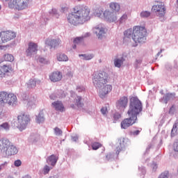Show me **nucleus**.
Segmentation results:
<instances>
[{"label": "nucleus", "mask_w": 178, "mask_h": 178, "mask_svg": "<svg viewBox=\"0 0 178 178\" xmlns=\"http://www.w3.org/2000/svg\"><path fill=\"white\" fill-rule=\"evenodd\" d=\"M101 112L102 115H106V113H108V109L106 108V107H103L101 109Z\"/></svg>", "instance_id": "53"}, {"label": "nucleus", "mask_w": 178, "mask_h": 178, "mask_svg": "<svg viewBox=\"0 0 178 178\" xmlns=\"http://www.w3.org/2000/svg\"><path fill=\"white\" fill-rule=\"evenodd\" d=\"M124 60V57H123V56L115 58L114 59V66L118 68L122 67V65H123Z\"/></svg>", "instance_id": "25"}, {"label": "nucleus", "mask_w": 178, "mask_h": 178, "mask_svg": "<svg viewBox=\"0 0 178 178\" xmlns=\"http://www.w3.org/2000/svg\"><path fill=\"white\" fill-rule=\"evenodd\" d=\"M79 56L83 60H91L94 58V54H79Z\"/></svg>", "instance_id": "30"}, {"label": "nucleus", "mask_w": 178, "mask_h": 178, "mask_svg": "<svg viewBox=\"0 0 178 178\" xmlns=\"http://www.w3.org/2000/svg\"><path fill=\"white\" fill-rule=\"evenodd\" d=\"M90 35H91V33H90L89 32L86 33L83 37L86 38V37H90Z\"/></svg>", "instance_id": "60"}, {"label": "nucleus", "mask_w": 178, "mask_h": 178, "mask_svg": "<svg viewBox=\"0 0 178 178\" xmlns=\"http://www.w3.org/2000/svg\"><path fill=\"white\" fill-rule=\"evenodd\" d=\"M165 67L167 70H172V66L170 65V64H167L165 65Z\"/></svg>", "instance_id": "58"}, {"label": "nucleus", "mask_w": 178, "mask_h": 178, "mask_svg": "<svg viewBox=\"0 0 178 178\" xmlns=\"http://www.w3.org/2000/svg\"><path fill=\"white\" fill-rule=\"evenodd\" d=\"M72 141H74L76 143V141H77V140H79V136L77 135H76L74 136H72Z\"/></svg>", "instance_id": "56"}, {"label": "nucleus", "mask_w": 178, "mask_h": 178, "mask_svg": "<svg viewBox=\"0 0 178 178\" xmlns=\"http://www.w3.org/2000/svg\"><path fill=\"white\" fill-rule=\"evenodd\" d=\"M177 133H178V122L174 124L171 131V136H175Z\"/></svg>", "instance_id": "35"}, {"label": "nucleus", "mask_w": 178, "mask_h": 178, "mask_svg": "<svg viewBox=\"0 0 178 178\" xmlns=\"http://www.w3.org/2000/svg\"><path fill=\"white\" fill-rule=\"evenodd\" d=\"M143 112V103L137 97H132L129 101V110L127 111L128 116H132L137 119L139 113Z\"/></svg>", "instance_id": "6"}, {"label": "nucleus", "mask_w": 178, "mask_h": 178, "mask_svg": "<svg viewBox=\"0 0 178 178\" xmlns=\"http://www.w3.org/2000/svg\"><path fill=\"white\" fill-rule=\"evenodd\" d=\"M152 10L159 17H163L166 8H165L163 3H159V4L153 6Z\"/></svg>", "instance_id": "13"}, {"label": "nucleus", "mask_w": 178, "mask_h": 178, "mask_svg": "<svg viewBox=\"0 0 178 178\" xmlns=\"http://www.w3.org/2000/svg\"><path fill=\"white\" fill-rule=\"evenodd\" d=\"M104 19L108 23H116L118 22V15L116 13L106 10L103 13Z\"/></svg>", "instance_id": "11"}, {"label": "nucleus", "mask_w": 178, "mask_h": 178, "mask_svg": "<svg viewBox=\"0 0 178 178\" xmlns=\"http://www.w3.org/2000/svg\"><path fill=\"white\" fill-rule=\"evenodd\" d=\"M14 165L15 166H16L17 168H19V166L22 165V161L20 160H17L14 162Z\"/></svg>", "instance_id": "52"}, {"label": "nucleus", "mask_w": 178, "mask_h": 178, "mask_svg": "<svg viewBox=\"0 0 178 178\" xmlns=\"http://www.w3.org/2000/svg\"><path fill=\"white\" fill-rule=\"evenodd\" d=\"M95 15L97 17H102V16L104 17V11L102 10H97Z\"/></svg>", "instance_id": "44"}, {"label": "nucleus", "mask_w": 178, "mask_h": 178, "mask_svg": "<svg viewBox=\"0 0 178 178\" xmlns=\"http://www.w3.org/2000/svg\"><path fill=\"white\" fill-rule=\"evenodd\" d=\"M56 98H63V96L59 95H56V94H55V93L51 94V95H50V99H51L55 100V99H56Z\"/></svg>", "instance_id": "45"}, {"label": "nucleus", "mask_w": 178, "mask_h": 178, "mask_svg": "<svg viewBox=\"0 0 178 178\" xmlns=\"http://www.w3.org/2000/svg\"><path fill=\"white\" fill-rule=\"evenodd\" d=\"M143 129L141 128H139L138 129H137L136 131H134L131 132V134L132 136H138L140 134V133H141V131Z\"/></svg>", "instance_id": "46"}, {"label": "nucleus", "mask_w": 178, "mask_h": 178, "mask_svg": "<svg viewBox=\"0 0 178 178\" xmlns=\"http://www.w3.org/2000/svg\"><path fill=\"white\" fill-rule=\"evenodd\" d=\"M10 129V125H9V123L4 122L0 124V130H4L5 131H9Z\"/></svg>", "instance_id": "32"}, {"label": "nucleus", "mask_w": 178, "mask_h": 178, "mask_svg": "<svg viewBox=\"0 0 178 178\" xmlns=\"http://www.w3.org/2000/svg\"><path fill=\"white\" fill-rule=\"evenodd\" d=\"M59 158L56 156L55 154H52L47 157V163H49V165H51V166H55L56 165V162H58V160Z\"/></svg>", "instance_id": "24"}, {"label": "nucleus", "mask_w": 178, "mask_h": 178, "mask_svg": "<svg viewBox=\"0 0 178 178\" xmlns=\"http://www.w3.org/2000/svg\"><path fill=\"white\" fill-rule=\"evenodd\" d=\"M29 4L30 0H11L8 3V7L15 10H24L29 9Z\"/></svg>", "instance_id": "7"}, {"label": "nucleus", "mask_w": 178, "mask_h": 178, "mask_svg": "<svg viewBox=\"0 0 178 178\" xmlns=\"http://www.w3.org/2000/svg\"><path fill=\"white\" fill-rule=\"evenodd\" d=\"M110 8L114 12H119L120 10V4L116 2H112L109 5Z\"/></svg>", "instance_id": "29"}, {"label": "nucleus", "mask_w": 178, "mask_h": 178, "mask_svg": "<svg viewBox=\"0 0 178 178\" xmlns=\"http://www.w3.org/2000/svg\"><path fill=\"white\" fill-rule=\"evenodd\" d=\"M49 18H51V16L54 17H56L58 19L59 17V14L58 13V10L56 8H53L51 11L49 12Z\"/></svg>", "instance_id": "34"}, {"label": "nucleus", "mask_w": 178, "mask_h": 178, "mask_svg": "<svg viewBox=\"0 0 178 178\" xmlns=\"http://www.w3.org/2000/svg\"><path fill=\"white\" fill-rule=\"evenodd\" d=\"M5 165H8V162H4L1 165H0V170H2L3 168H4Z\"/></svg>", "instance_id": "59"}, {"label": "nucleus", "mask_w": 178, "mask_h": 178, "mask_svg": "<svg viewBox=\"0 0 178 178\" xmlns=\"http://www.w3.org/2000/svg\"><path fill=\"white\" fill-rule=\"evenodd\" d=\"M19 152L17 147L6 138L0 140V153L3 156H12Z\"/></svg>", "instance_id": "4"}, {"label": "nucleus", "mask_w": 178, "mask_h": 178, "mask_svg": "<svg viewBox=\"0 0 178 178\" xmlns=\"http://www.w3.org/2000/svg\"><path fill=\"white\" fill-rule=\"evenodd\" d=\"M3 60H6V62H13L15 57H13L12 54H7L3 56Z\"/></svg>", "instance_id": "31"}, {"label": "nucleus", "mask_w": 178, "mask_h": 178, "mask_svg": "<svg viewBox=\"0 0 178 178\" xmlns=\"http://www.w3.org/2000/svg\"><path fill=\"white\" fill-rule=\"evenodd\" d=\"M22 98L24 101L27 102L26 105L29 109H32V108H35V96L29 97V95H23Z\"/></svg>", "instance_id": "17"}, {"label": "nucleus", "mask_w": 178, "mask_h": 178, "mask_svg": "<svg viewBox=\"0 0 178 178\" xmlns=\"http://www.w3.org/2000/svg\"><path fill=\"white\" fill-rule=\"evenodd\" d=\"M41 81L37 79H31L26 83V86L27 88L31 90V88H35L37 84H40Z\"/></svg>", "instance_id": "23"}, {"label": "nucleus", "mask_w": 178, "mask_h": 178, "mask_svg": "<svg viewBox=\"0 0 178 178\" xmlns=\"http://www.w3.org/2000/svg\"><path fill=\"white\" fill-rule=\"evenodd\" d=\"M52 168L49 166L48 165H44V168H43V173L44 175H48L50 172V170H51Z\"/></svg>", "instance_id": "40"}, {"label": "nucleus", "mask_w": 178, "mask_h": 178, "mask_svg": "<svg viewBox=\"0 0 178 178\" xmlns=\"http://www.w3.org/2000/svg\"><path fill=\"white\" fill-rule=\"evenodd\" d=\"M139 170L140 172H141L142 175L145 174V168H144L143 166L139 167Z\"/></svg>", "instance_id": "54"}, {"label": "nucleus", "mask_w": 178, "mask_h": 178, "mask_svg": "<svg viewBox=\"0 0 178 178\" xmlns=\"http://www.w3.org/2000/svg\"><path fill=\"white\" fill-rule=\"evenodd\" d=\"M35 122L39 124L45 122V117L44 116V113L40 112L39 114L36 115Z\"/></svg>", "instance_id": "27"}, {"label": "nucleus", "mask_w": 178, "mask_h": 178, "mask_svg": "<svg viewBox=\"0 0 178 178\" xmlns=\"http://www.w3.org/2000/svg\"><path fill=\"white\" fill-rule=\"evenodd\" d=\"M2 70H3V73H4V76H5V73H9V72L10 70H12V67H10L8 65H3L2 67Z\"/></svg>", "instance_id": "41"}, {"label": "nucleus", "mask_w": 178, "mask_h": 178, "mask_svg": "<svg viewBox=\"0 0 178 178\" xmlns=\"http://www.w3.org/2000/svg\"><path fill=\"white\" fill-rule=\"evenodd\" d=\"M54 130L55 136H60L63 134V131H62V129H59V127H55Z\"/></svg>", "instance_id": "36"}, {"label": "nucleus", "mask_w": 178, "mask_h": 178, "mask_svg": "<svg viewBox=\"0 0 178 178\" xmlns=\"http://www.w3.org/2000/svg\"><path fill=\"white\" fill-rule=\"evenodd\" d=\"M35 60H38L39 63H41L42 65H49V60L41 56H35Z\"/></svg>", "instance_id": "26"}, {"label": "nucleus", "mask_w": 178, "mask_h": 178, "mask_svg": "<svg viewBox=\"0 0 178 178\" xmlns=\"http://www.w3.org/2000/svg\"><path fill=\"white\" fill-rule=\"evenodd\" d=\"M16 106L17 105V97L13 93L6 91L0 92V109L5 106Z\"/></svg>", "instance_id": "5"}, {"label": "nucleus", "mask_w": 178, "mask_h": 178, "mask_svg": "<svg viewBox=\"0 0 178 178\" xmlns=\"http://www.w3.org/2000/svg\"><path fill=\"white\" fill-rule=\"evenodd\" d=\"M91 10L87 6L79 5L73 8V11L68 14L67 20L72 26H81L91 19Z\"/></svg>", "instance_id": "1"}, {"label": "nucleus", "mask_w": 178, "mask_h": 178, "mask_svg": "<svg viewBox=\"0 0 178 178\" xmlns=\"http://www.w3.org/2000/svg\"><path fill=\"white\" fill-rule=\"evenodd\" d=\"M120 118H122V115L119 113H115L113 115L114 122H118V120L120 119Z\"/></svg>", "instance_id": "42"}, {"label": "nucleus", "mask_w": 178, "mask_h": 178, "mask_svg": "<svg viewBox=\"0 0 178 178\" xmlns=\"http://www.w3.org/2000/svg\"><path fill=\"white\" fill-rule=\"evenodd\" d=\"M17 127L19 131H23V130H26L27 124L30 122V115L26 113L20 114L17 116Z\"/></svg>", "instance_id": "8"}, {"label": "nucleus", "mask_w": 178, "mask_h": 178, "mask_svg": "<svg viewBox=\"0 0 178 178\" xmlns=\"http://www.w3.org/2000/svg\"><path fill=\"white\" fill-rule=\"evenodd\" d=\"M81 41H83V38H81V37L76 38L74 40V44H80V42H81Z\"/></svg>", "instance_id": "50"}, {"label": "nucleus", "mask_w": 178, "mask_h": 178, "mask_svg": "<svg viewBox=\"0 0 178 178\" xmlns=\"http://www.w3.org/2000/svg\"><path fill=\"white\" fill-rule=\"evenodd\" d=\"M151 168L153 172H156V169H158V165L156 163H152V164L151 165Z\"/></svg>", "instance_id": "51"}, {"label": "nucleus", "mask_w": 178, "mask_h": 178, "mask_svg": "<svg viewBox=\"0 0 178 178\" xmlns=\"http://www.w3.org/2000/svg\"><path fill=\"white\" fill-rule=\"evenodd\" d=\"M67 77H70V79H72V77H73V72H68L67 73Z\"/></svg>", "instance_id": "57"}, {"label": "nucleus", "mask_w": 178, "mask_h": 178, "mask_svg": "<svg viewBox=\"0 0 178 178\" xmlns=\"http://www.w3.org/2000/svg\"><path fill=\"white\" fill-rule=\"evenodd\" d=\"M83 106H84V104L83 103V97L81 96H76L73 101V104H70L72 109H81Z\"/></svg>", "instance_id": "18"}, {"label": "nucleus", "mask_w": 178, "mask_h": 178, "mask_svg": "<svg viewBox=\"0 0 178 178\" xmlns=\"http://www.w3.org/2000/svg\"><path fill=\"white\" fill-rule=\"evenodd\" d=\"M56 58L58 62H67L69 60V58L65 54H57Z\"/></svg>", "instance_id": "28"}, {"label": "nucleus", "mask_w": 178, "mask_h": 178, "mask_svg": "<svg viewBox=\"0 0 178 178\" xmlns=\"http://www.w3.org/2000/svg\"><path fill=\"white\" fill-rule=\"evenodd\" d=\"M127 104H129V98L126 96H122L117 100L115 105L117 109L124 111L127 108Z\"/></svg>", "instance_id": "14"}, {"label": "nucleus", "mask_w": 178, "mask_h": 178, "mask_svg": "<svg viewBox=\"0 0 178 178\" xmlns=\"http://www.w3.org/2000/svg\"><path fill=\"white\" fill-rule=\"evenodd\" d=\"M62 72L59 71L53 72L51 74H49V79L53 83L60 81V80H62Z\"/></svg>", "instance_id": "19"}, {"label": "nucleus", "mask_w": 178, "mask_h": 178, "mask_svg": "<svg viewBox=\"0 0 178 178\" xmlns=\"http://www.w3.org/2000/svg\"><path fill=\"white\" fill-rule=\"evenodd\" d=\"M49 178H58L56 175L50 176Z\"/></svg>", "instance_id": "63"}, {"label": "nucleus", "mask_w": 178, "mask_h": 178, "mask_svg": "<svg viewBox=\"0 0 178 178\" xmlns=\"http://www.w3.org/2000/svg\"><path fill=\"white\" fill-rule=\"evenodd\" d=\"M3 77H5V72L0 69V79H3Z\"/></svg>", "instance_id": "55"}, {"label": "nucleus", "mask_w": 178, "mask_h": 178, "mask_svg": "<svg viewBox=\"0 0 178 178\" xmlns=\"http://www.w3.org/2000/svg\"><path fill=\"white\" fill-rule=\"evenodd\" d=\"M62 44V40L60 39L57 38V39H46L45 40V45L47 47H50V49H55L59 47Z\"/></svg>", "instance_id": "15"}, {"label": "nucleus", "mask_w": 178, "mask_h": 178, "mask_svg": "<svg viewBox=\"0 0 178 178\" xmlns=\"http://www.w3.org/2000/svg\"><path fill=\"white\" fill-rule=\"evenodd\" d=\"M99 147H101V144H99V143H94L92 144V149H95V150L98 149Z\"/></svg>", "instance_id": "47"}, {"label": "nucleus", "mask_w": 178, "mask_h": 178, "mask_svg": "<svg viewBox=\"0 0 178 178\" xmlns=\"http://www.w3.org/2000/svg\"><path fill=\"white\" fill-rule=\"evenodd\" d=\"M23 178H31V177H30V175H26Z\"/></svg>", "instance_id": "64"}, {"label": "nucleus", "mask_w": 178, "mask_h": 178, "mask_svg": "<svg viewBox=\"0 0 178 178\" xmlns=\"http://www.w3.org/2000/svg\"><path fill=\"white\" fill-rule=\"evenodd\" d=\"M158 178H170V174H169V171H165L162 172Z\"/></svg>", "instance_id": "37"}, {"label": "nucleus", "mask_w": 178, "mask_h": 178, "mask_svg": "<svg viewBox=\"0 0 178 178\" xmlns=\"http://www.w3.org/2000/svg\"><path fill=\"white\" fill-rule=\"evenodd\" d=\"M124 40H129L131 47H137L138 44H144L147 41V30L143 26H135L124 32Z\"/></svg>", "instance_id": "3"}, {"label": "nucleus", "mask_w": 178, "mask_h": 178, "mask_svg": "<svg viewBox=\"0 0 178 178\" xmlns=\"http://www.w3.org/2000/svg\"><path fill=\"white\" fill-rule=\"evenodd\" d=\"M85 90H86V88H84V86H79L76 87V91H78V92H83Z\"/></svg>", "instance_id": "49"}, {"label": "nucleus", "mask_w": 178, "mask_h": 178, "mask_svg": "<svg viewBox=\"0 0 178 178\" xmlns=\"http://www.w3.org/2000/svg\"><path fill=\"white\" fill-rule=\"evenodd\" d=\"M162 51H163V49H161L160 51H159L156 54V56H159V55H161V54H162Z\"/></svg>", "instance_id": "62"}, {"label": "nucleus", "mask_w": 178, "mask_h": 178, "mask_svg": "<svg viewBox=\"0 0 178 178\" xmlns=\"http://www.w3.org/2000/svg\"><path fill=\"white\" fill-rule=\"evenodd\" d=\"M93 33L96 35L98 40H104V38H106L108 29H106V26L104 24H99L94 26Z\"/></svg>", "instance_id": "9"}, {"label": "nucleus", "mask_w": 178, "mask_h": 178, "mask_svg": "<svg viewBox=\"0 0 178 178\" xmlns=\"http://www.w3.org/2000/svg\"><path fill=\"white\" fill-rule=\"evenodd\" d=\"M172 149L175 152L178 153V140H175L172 145Z\"/></svg>", "instance_id": "43"}, {"label": "nucleus", "mask_w": 178, "mask_h": 178, "mask_svg": "<svg viewBox=\"0 0 178 178\" xmlns=\"http://www.w3.org/2000/svg\"><path fill=\"white\" fill-rule=\"evenodd\" d=\"M175 112H176V106H175V105H172L169 110V114L175 115Z\"/></svg>", "instance_id": "48"}, {"label": "nucleus", "mask_w": 178, "mask_h": 178, "mask_svg": "<svg viewBox=\"0 0 178 178\" xmlns=\"http://www.w3.org/2000/svg\"><path fill=\"white\" fill-rule=\"evenodd\" d=\"M28 140L29 143H37V141H38V136L34 134H31Z\"/></svg>", "instance_id": "33"}, {"label": "nucleus", "mask_w": 178, "mask_h": 178, "mask_svg": "<svg viewBox=\"0 0 178 178\" xmlns=\"http://www.w3.org/2000/svg\"><path fill=\"white\" fill-rule=\"evenodd\" d=\"M14 38H16V33L12 31L0 32V44L9 42V41Z\"/></svg>", "instance_id": "10"}, {"label": "nucleus", "mask_w": 178, "mask_h": 178, "mask_svg": "<svg viewBox=\"0 0 178 178\" xmlns=\"http://www.w3.org/2000/svg\"><path fill=\"white\" fill-rule=\"evenodd\" d=\"M92 81L94 87L99 91L100 98H105L111 91L112 85L108 83V73L105 72H95L92 75Z\"/></svg>", "instance_id": "2"}, {"label": "nucleus", "mask_w": 178, "mask_h": 178, "mask_svg": "<svg viewBox=\"0 0 178 178\" xmlns=\"http://www.w3.org/2000/svg\"><path fill=\"white\" fill-rule=\"evenodd\" d=\"M37 52H38V44L34 42H30L28 44V48L26 50V56H34V55H37Z\"/></svg>", "instance_id": "12"}, {"label": "nucleus", "mask_w": 178, "mask_h": 178, "mask_svg": "<svg viewBox=\"0 0 178 178\" xmlns=\"http://www.w3.org/2000/svg\"><path fill=\"white\" fill-rule=\"evenodd\" d=\"M151 16V13L149 11H142L140 13V17H149Z\"/></svg>", "instance_id": "39"}, {"label": "nucleus", "mask_w": 178, "mask_h": 178, "mask_svg": "<svg viewBox=\"0 0 178 178\" xmlns=\"http://www.w3.org/2000/svg\"><path fill=\"white\" fill-rule=\"evenodd\" d=\"M136 121L137 118H135V117L129 116L128 118H125L121 122V129H128V127H130V126H133Z\"/></svg>", "instance_id": "16"}, {"label": "nucleus", "mask_w": 178, "mask_h": 178, "mask_svg": "<svg viewBox=\"0 0 178 178\" xmlns=\"http://www.w3.org/2000/svg\"><path fill=\"white\" fill-rule=\"evenodd\" d=\"M118 145L116 147V154L119 155L120 151H123L126 147V140L124 138H121L118 140Z\"/></svg>", "instance_id": "21"}, {"label": "nucleus", "mask_w": 178, "mask_h": 178, "mask_svg": "<svg viewBox=\"0 0 178 178\" xmlns=\"http://www.w3.org/2000/svg\"><path fill=\"white\" fill-rule=\"evenodd\" d=\"M127 19H128L127 14L122 15V16L119 19L120 24L125 23L126 20H127Z\"/></svg>", "instance_id": "38"}, {"label": "nucleus", "mask_w": 178, "mask_h": 178, "mask_svg": "<svg viewBox=\"0 0 178 178\" xmlns=\"http://www.w3.org/2000/svg\"><path fill=\"white\" fill-rule=\"evenodd\" d=\"M151 147H152V145H149L148 147L146 148V152L145 154H147V152H148V151H149V149H151Z\"/></svg>", "instance_id": "61"}, {"label": "nucleus", "mask_w": 178, "mask_h": 178, "mask_svg": "<svg viewBox=\"0 0 178 178\" xmlns=\"http://www.w3.org/2000/svg\"><path fill=\"white\" fill-rule=\"evenodd\" d=\"M175 95L176 94L175 93H167L161 99H160V102H162L163 104H168L169 101L175 99Z\"/></svg>", "instance_id": "20"}, {"label": "nucleus", "mask_w": 178, "mask_h": 178, "mask_svg": "<svg viewBox=\"0 0 178 178\" xmlns=\"http://www.w3.org/2000/svg\"><path fill=\"white\" fill-rule=\"evenodd\" d=\"M52 106L56 111H58L59 112L65 111V106H63V103H62V102L60 101H56L53 102Z\"/></svg>", "instance_id": "22"}]
</instances>
